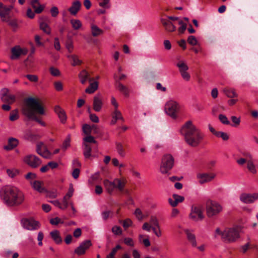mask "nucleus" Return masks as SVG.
Returning a JSON list of instances; mask_svg holds the SVG:
<instances>
[{"label": "nucleus", "instance_id": "1", "mask_svg": "<svg viewBox=\"0 0 258 258\" xmlns=\"http://www.w3.org/2000/svg\"><path fill=\"white\" fill-rule=\"evenodd\" d=\"M22 112L29 119L35 120L43 126H46V123L36 115L37 113L41 115L45 114L43 106L37 99L32 97L25 98L22 108Z\"/></svg>", "mask_w": 258, "mask_h": 258}, {"label": "nucleus", "instance_id": "2", "mask_svg": "<svg viewBox=\"0 0 258 258\" xmlns=\"http://www.w3.org/2000/svg\"><path fill=\"white\" fill-rule=\"evenodd\" d=\"M181 133L184 136L186 143L192 147L198 146L204 137L201 131L190 120L186 121L182 126Z\"/></svg>", "mask_w": 258, "mask_h": 258}, {"label": "nucleus", "instance_id": "3", "mask_svg": "<svg viewBox=\"0 0 258 258\" xmlns=\"http://www.w3.org/2000/svg\"><path fill=\"white\" fill-rule=\"evenodd\" d=\"M1 196L4 203L10 207L21 205L25 199L24 195L20 190L11 185L6 186L1 189Z\"/></svg>", "mask_w": 258, "mask_h": 258}, {"label": "nucleus", "instance_id": "4", "mask_svg": "<svg viewBox=\"0 0 258 258\" xmlns=\"http://www.w3.org/2000/svg\"><path fill=\"white\" fill-rule=\"evenodd\" d=\"M125 181L124 179L115 178L112 181L108 179H105L103 181V184L106 191L110 195H111L114 189L117 188L119 191H122L125 185Z\"/></svg>", "mask_w": 258, "mask_h": 258}, {"label": "nucleus", "instance_id": "5", "mask_svg": "<svg viewBox=\"0 0 258 258\" xmlns=\"http://www.w3.org/2000/svg\"><path fill=\"white\" fill-rule=\"evenodd\" d=\"M174 159L170 154L164 155L161 159L160 171L162 174H167L173 167Z\"/></svg>", "mask_w": 258, "mask_h": 258}, {"label": "nucleus", "instance_id": "6", "mask_svg": "<svg viewBox=\"0 0 258 258\" xmlns=\"http://www.w3.org/2000/svg\"><path fill=\"white\" fill-rule=\"evenodd\" d=\"M239 237V231L235 228H226L222 232V239L227 242L235 241Z\"/></svg>", "mask_w": 258, "mask_h": 258}, {"label": "nucleus", "instance_id": "7", "mask_svg": "<svg viewBox=\"0 0 258 258\" xmlns=\"http://www.w3.org/2000/svg\"><path fill=\"white\" fill-rule=\"evenodd\" d=\"M206 210L207 216L209 217H212L221 212L222 207L217 202L208 200L206 203Z\"/></svg>", "mask_w": 258, "mask_h": 258}, {"label": "nucleus", "instance_id": "8", "mask_svg": "<svg viewBox=\"0 0 258 258\" xmlns=\"http://www.w3.org/2000/svg\"><path fill=\"white\" fill-rule=\"evenodd\" d=\"M179 109V104L173 100L168 101L165 106L166 113L173 118L177 117V112Z\"/></svg>", "mask_w": 258, "mask_h": 258}, {"label": "nucleus", "instance_id": "9", "mask_svg": "<svg viewBox=\"0 0 258 258\" xmlns=\"http://www.w3.org/2000/svg\"><path fill=\"white\" fill-rule=\"evenodd\" d=\"M11 55L10 58L12 60L18 59L21 55H26L28 50L26 48H21L19 45H16L11 49Z\"/></svg>", "mask_w": 258, "mask_h": 258}, {"label": "nucleus", "instance_id": "10", "mask_svg": "<svg viewBox=\"0 0 258 258\" xmlns=\"http://www.w3.org/2000/svg\"><path fill=\"white\" fill-rule=\"evenodd\" d=\"M24 161L32 168H36L41 163L40 159L34 155L26 156L24 159Z\"/></svg>", "mask_w": 258, "mask_h": 258}, {"label": "nucleus", "instance_id": "11", "mask_svg": "<svg viewBox=\"0 0 258 258\" xmlns=\"http://www.w3.org/2000/svg\"><path fill=\"white\" fill-rule=\"evenodd\" d=\"M23 227L29 230L38 229L40 227L39 223L32 219H26L22 221Z\"/></svg>", "mask_w": 258, "mask_h": 258}, {"label": "nucleus", "instance_id": "12", "mask_svg": "<svg viewBox=\"0 0 258 258\" xmlns=\"http://www.w3.org/2000/svg\"><path fill=\"white\" fill-rule=\"evenodd\" d=\"M216 174L214 173H198L197 178L201 184L211 181L215 177Z\"/></svg>", "mask_w": 258, "mask_h": 258}, {"label": "nucleus", "instance_id": "13", "mask_svg": "<svg viewBox=\"0 0 258 258\" xmlns=\"http://www.w3.org/2000/svg\"><path fill=\"white\" fill-rule=\"evenodd\" d=\"M92 245L91 240H86L80 243V245L77 247L75 250V252L78 255L84 254L86 251Z\"/></svg>", "mask_w": 258, "mask_h": 258}, {"label": "nucleus", "instance_id": "14", "mask_svg": "<svg viewBox=\"0 0 258 258\" xmlns=\"http://www.w3.org/2000/svg\"><path fill=\"white\" fill-rule=\"evenodd\" d=\"M258 199V193L252 194H242L240 196V200L245 204H250Z\"/></svg>", "mask_w": 258, "mask_h": 258}, {"label": "nucleus", "instance_id": "15", "mask_svg": "<svg viewBox=\"0 0 258 258\" xmlns=\"http://www.w3.org/2000/svg\"><path fill=\"white\" fill-rule=\"evenodd\" d=\"M13 6L10 5L9 7L4 6L0 3V17L3 22L6 21L8 18L7 16L9 15L10 12L13 9Z\"/></svg>", "mask_w": 258, "mask_h": 258}, {"label": "nucleus", "instance_id": "16", "mask_svg": "<svg viewBox=\"0 0 258 258\" xmlns=\"http://www.w3.org/2000/svg\"><path fill=\"white\" fill-rule=\"evenodd\" d=\"M36 151L38 154L45 158H49L51 156L50 152L42 142H40L37 145Z\"/></svg>", "mask_w": 258, "mask_h": 258}, {"label": "nucleus", "instance_id": "17", "mask_svg": "<svg viewBox=\"0 0 258 258\" xmlns=\"http://www.w3.org/2000/svg\"><path fill=\"white\" fill-rule=\"evenodd\" d=\"M190 217L195 221L202 220L204 218V216L201 208L199 207H192Z\"/></svg>", "mask_w": 258, "mask_h": 258}, {"label": "nucleus", "instance_id": "18", "mask_svg": "<svg viewBox=\"0 0 258 258\" xmlns=\"http://www.w3.org/2000/svg\"><path fill=\"white\" fill-rule=\"evenodd\" d=\"M161 22L166 31L169 32H172L176 30L175 23H173L171 21H169V20H167V19H161Z\"/></svg>", "mask_w": 258, "mask_h": 258}, {"label": "nucleus", "instance_id": "19", "mask_svg": "<svg viewBox=\"0 0 258 258\" xmlns=\"http://www.w3.org/2000/svg\"><path fill=\"white\" fill-rule=\"evenodd\" d=\"M81 7V2L78 0H76L72 3V6L69 8L68 11L71 15L76 16L80 11Z\"/></svg>", "mask_w": 258, "mask_h": 258}, {"label": "nucleus", "instance_id": "20", "mask_svg": "<svg viewBox=\"0 0 258 258\" xmlns=\"http://www.w3.org/2000/svg\"><path fill=\"white\" fill-rule=\"evenodd\" d=\"M54 111L58 115L60 122L62 123H65L67 120V115L64 110L59 106H56L54 107Z\"/></svg>", "mask_w": 258, "mask_h": 258}, {"label": "nucleus", "instance_id": "21", "mask_svg": "<svg viewBox=\"0 0 258 258\" xmlns=\"http://www.w3.org/2000/svg\"><path fill=\"white\" fill-rule=\"evenodd\" d=\"M114 79L115 81V87L121 92H122L125 96H127L129 95V91L127 88L121 84L118 80L115 75H114Z\"/></svg>", "mask_w": 258, "mask_h": 258}, {"label": "nucleus", "instance_id": "22", "mask_svg": "<svg viewBox=\"0 0 258 258\" xmlns=\"http://www.w3.org/2000/svg\"><path fill=\"white\" fill-rule=\"evenodd\" d=\"M93 106L95 111L99 112L101 110L102 106V101L99 95L94 97Z\"/></svg>", "mask_w": 258, "mask_h": 258}, {"label": "nucleus", "instance_id": "23", "mask_svg": "<svg viewBox=\"0 0 258 258\" xmlns=\"http://www.w3.org/2000/svg\"><path fill=\"white\" fill-rule=\"evenodd\" d=\"M31 5L36 14H40L45 8V6L41 5L38 0H31Z\"/></svg>", "mask_w": 258, "mask_h": 258}, {"label": "nucleus", "instance_id": "24", "mask_svg": "<svg viewBox=\"0 0 258 258\" xmlns=\"http://www.w3.org/2000/svg\"><path fill=\"white\" fill-rule=\"evenodd\" d=\"M33 188L40 193H44L47 191L43 186V183L38 180H35L31 183Z\"/></svg>", "mask_w": 258, "mask_h": 258}, {"label": "nucleus", "instance_id": "25", "mask_svg": "<svg viewBox=\"0 0 258 258\" xmlns=\"http://www.w3.org/2000/svg\"><path fill=\"white\" fill-rule=\"evenodd\" d=\"M172 197L174 200L169 199V202L173 207H176L178 203L182 202L184 200V198L183 196L178 195L174 194Z\"/></svg>", "mask_w": 258, "mask_h": 258}, {"label": "nucleus", "instance_id": "26", "mask_svg": "<svg viewBox=\"0 0 258 258\" xmlns=\"http://www.w3.org/2000/svg\"><path fill=\"white\" fill-rule=\"evenodd\" d=\"M184 232L186 234L188 240L191 243L192 246L197 247V244L195 234L188 229L185 230Z\"/></svg>", "mask_w": 258, "mask_h": 258}, {"label": "nucleus", "instance_id": "27", "mask_svg": "<svg viewBox=\"0 0 258 258\" xmlns=\"http://www.w3.org/2000/svg\"><path fill=\"white\" fill-rule=\"evenodd\" d=\"M50 235L56 244L61 243L62 239L60 236L59 232L58 230H55L50 232Z\"/></svg>", "mask_w": 258, "mask_h": 258}, {"label": "nucleus", "instance_id": "28", "mask_svg": "<svg viewBox=\"0 0 258 258\" xmlns=\"http://www.w3.org/2000/svg\"><path fill=\"white\" fill-rule=\"evenodd\" d=\"M18 144V141L15 138H10L9 140V144L8 146L5 147V149L7 150H10L15 148Z\"/></svg>", "mask_w": 258, "mask_h": 258}, {"label": "nucleus", "instance_id": "29", "mask_svg": "<svg viewBox=\"0 0 258 258\" xmlns=\"http://www.w3.org/2000/svg\"><path fill=\"white\" fill-rule=\"evenodd\" d=\"M98 88V83L95 81L93 83H91L89 87L85 89V92L88 94L93 93Z\"/></svg>", "mask_w": 258, "mask_h": 258}, {"label": "nucleus", "instance_id": "30", "mask_svg": "<svg viewBox=\"0 0 258 258\" xmlns=\"http://www.w3.org/2000/svg\"><path fill=\"white\" fill-rule=\"evenodd\" d=\"M1 100L3 102L8 103L12 104L16 100V96L14 95L9 94L6 96L1 97Z\"/></svg>", "mask_w": 258, "mask_h": 258}, {"label": "nucleus", "instance_id": "31", "mask_svg": "<svg viewBox=\"0 0 258 258\" xmlns=\"http://www.w3.org/2000/svg\"><path fill=\"white\" fill-rule=\"evenodd\" d=\"M83 155L86 159H88L91 156L92 148L86 143L84 144Z\"/></svg>", "mask_w": 258, "mask_h": 258}, {"label": "nucleus", "instance_id": "32", "mask_svg": "<svg viewBox=\"0 0 258 258\" xmlns=\"http://www.w3.org/2000/svg\"><path fill=\"white\" fill-rule=\"evenodd\" d=\"M115 145L116 151L118 155L122 158L124 157L125 156V152L123 145L120 143L117 142L115 143Z\"/></svg>", "mask_w": 258, "mask_h": 258}, {"label": "nucleus", "instance_id": "33", "mask_svg": "<svg viewBox=\"0 0 258 258\" xmlns=\"http://www.w3.org/2000/svg\"><path fill=\"white\" fill-rule=\"evenodd\" d=\"M8 23L9 26H10L13 31H16L18 27V24L17 22V20L16 19H11L9 17L6 21Z\"/></svg>", "mask_w": 258, "mask_h": 258}, {"label": "nucleus", "instance_id": "34", "mask_svg": "<svg viewBox=\"0 0 258 258\" xmlns=\"http://www.w3.org/2000/svg\"><path fill=\"white\" fill-rule=\"evenodd\" d=\"M68 57L72 60L73 66H79L82 63V60L79 59L78 56L76 55H70L68 56Z\"/></svg>", "mask_w": 258, "mask_h": 258}, {"label": "nucleus", "instance_id": "35", "mask_svg": "<svg viewBox=\"0 0 258 258\" xmlns=\"http://www.w3.org/2000/svg\"><path fill=\"white\" fill-rule=\"evenodd\" d=\"M89 77V74L86 70L82 71L79 74V78L82 84H84Z\"/></svg>", "mask_w": 258, "mask_h": 258}, {"label": "nucleus", "instance_id": "36", "mask_svg": "<svg viewBox=\"0 0 258 258\" xmlns=\"http://www.w3.org/2000/svg\"><path fill=\"white\" fill-rule=\"evenodd\" d=\"M92 35L94 37H96L103 33L102 30L100 29L96 25H93L91 26Z\"/></svg>", "mask_w": 258, "mask_h": 258}, {"label": "nucleus", "instance_id": "37", "mask_svg": "<svg viewBox=\"0 0 258 258\" xmlns=\"http://www.w3.org/2000/svg\"><path fill=\"white\" fill-rule=\"evenodd\" d=\"M176 66L178 68L180 73L187 71L188 70V66L183 60H179L177 63Z\"/></svg>", "mask_w": 258, "mask_h": 258}, {"label": "nucleus", "instance_id": "38", "mask_svg": "<svg viewBox=\"0 0 258 258\" xmlns=\"http://www.w3.org/2000/svg\"><path fill=\"white\" fill-rule=\"evenodd\" d=\"M40 28L47 34H50L51 33L50 28L48 25L45 22H40Z\"/></svg>", "mask_w": 258, "mask_h": 258}, {"label": "nucleus", "instance_id": "39", "mask_svg": "<svg viewBox=\"0 0 258 258\" xmlns=\"http://www.w3.org/2000/svg\"><path fill=\"white\" fill-rule=\"evenodd\" d=\"M70 23L74 30H78L82 27V23L79 20L72 19Z\"/></svg>", "mask_w": 258, "mask_h": 258}, {"label": "nucleus", "instance_id": "40", "mask_svg": "<svg viewBox=\"0 0 258 258\" xmlns=\"http://www.w3.org/2000/svg\"><path fill=\"white\" fill-rule=\"evenodd\" d=\"M223 91L225 94L229 98H234L237 96L234 89H225Z\"/></svg>", "mask_w": 258, "mask_h": 258}, {"label": "nucleus", "instance_id": "41", "mask_svg": "<svg viewBox=\"0 0 258 258\" xmlns=\"http://www.w3.org/2000/svg\"><path fill=\"white\" fill-rule=\"evenodd\" d=\"M247 168L249 171L253 174L256 173L255 167L251 160H248L247 162Z\"/></svg>", "mask_w": 258, "mask_h": 258}, {"label": "nucleus", "instance_id": "42", "mask_svg": "<svg viewBox=\"0 0 258 258\" xmlns=\"http://www.w3.org/2000/svg\"><path fill=\"white\" fill-rule=\"evenodd\" d=\"M19 117L18 109L12 110L10 114L9 119L11 121H14L17 120Z\"/></svg>", "mask_w": 258, "mask_h": 258}, {"label": "nucleus", "instance_id": "43", "mask_svg": "<svg viewBox=\"0 0 258 258\" xmlns=\"http://www.w3.org/2000/svg\"><path fill=\"white\" fill-rule=\"evenodd\" d=\"M112 118H115L117 120L119 119L123 120V118L120 111L116 108L114 109V110L112 114Z\"/></svg>", "mask_w": 258, "mask_h": 258}, {"label": "nucleus", "instance_id": "44", "mask_svg": "<svg viewBox=\"0 0 258 258\" xmlns=\"http://www.w3.org/2000/svg\"><path fill=\"white\" fill-rule=\"evenodd\" d=\"M101 179L100 173L99 172H97L93 174L90 178L89 179V182L94 183L97 181H99Z\"/></svg>", "mask_w": 258, "mask_h": 258}, {"label": "nucleus", "instance_id": "45", "mask_svg": "<svg viewBox=\"0 0 258 258\" xmlns=\"http://www.w3.org/2000/svg\"><path fill=\"white\" fill-rule=\"evenodd\" d=\"M149 222L152 226H156L157 228H159V227H160L159 221L157 217L155 216H151Z\"/></svg>", "mask_w": 258, "mask_h": 258}, {"label": "nucleus", "instance_id": "46", "mask_svg": "<svg viewBox=\"0 0 258 258\" xmlns=\"http://www.w3.org/2000/svg\"><path fill=\"white\" fill-rule=\"evenodd\" d=\"M178 24L180 25L178 28V32L180 34H183L186 29L187 25L182 20H179Z\"/></svg>", "mask_w": 258, "mask_h": 258}, {"label": "nucleus", "instance_id": "47", "mask_svg": "<svg viewBox=\"0 0 258 258\" xmlns=\"http://www.w3.org/2000/svg\"><path fill=\"white\" fill-rule=\"evenodd\" d=\"M216 134L217 137L221 138L224 141H227L229 138V135L225 132H218Z\"/></svg>", "mask_w": 258, "mask_h": 258}, {"label": "nucleus", "instance_id": "48", "mask_svg": "<svg viewBox=\"0 0 258 258\" xmlns=\"http://www.w3.org/2000/svg\"><path fill=\"white\" fill-rule=\"evenodd\" d=\"M7 173L10 177L13 178L19 174V171L15 169H7Z\"/></svg>", "mask_w": 258, "mask_h": 258}, {"label": "nucleus", "instance_id": "49", "mask_svg": "<svg viewBox=\"0 0 258 258\" xmlns=\"http://www.w3.org/2000/svg\"><path fill=\"white\" fill-rule=\"evenodd\" d=\"M112 232L116 235H119L122 234V229L121 228L118 226H114L112 227L111 229Z\"/></svg>", "mask_w": 258, "mask_h": 258}, {"label": "nucleus", "instance_id": "50", "mask_svg": "<svg viewBox=\"0 0 258 258\" xmlns=\"http://www.w3.org/2000/svg\"><path fill=\"white\" fill-rule=\"evenodd\" d=\"M50 12L51 16L52 17L55 18L58 16V15L59 14L58 9L56 6H53L50 9Z\"/></svg>", "mask_w": 258, "mask_h": 258}, {"label": "nucleus", "instance_id": "51", "mask_svg": "<svg viewBox=\"0 0 258 258\" xmlns=\"http://www.w3.org/2000/svg\"><path fill=\"white\" fill-rule=\"evenodd\" d=\"M83 131L86 135L90 134L92 132V126L87 124H85L83 126Z\"/></svg>", "mask_w": 258, "mask_h": 258}, {"label": "nucleus", "instance_id": "52", "mask_svg": "<svg viewBox=\"0 0 258 258\" xmlns=\"http://www.w3.org/2000/svg\"><path fill=\"white\" fill-rule=\"evenodd\" d=\"M219 119L220 121L221 122V123H222L224 124L228 125L230 124L229 121L228 120L227 117L225 115L220 114L219 115Z\"/></svg>", "mask_w": 258, "mask_h": 258}, {"label": "nucleus", "instance_id": "53", "mask_svg": "<svg viewBox=\"0 0 258 258\" xmlns=\"http://www.w3.org/2000/svg\"><path fill=\"white\" fill-rule=\"evenodd\" d=\"M143 237V235H140L139 236V238L140 241L142 242L146 247L149 246L150 245V244H151V243H150V241L149 240V238H145V239H142Z\"/></svg>", "mask_w": 258, "mask_h": 258}, {"label": "nucleus", "instance_id": "54", "mask_svg": "<svg viewBox=\"0 0 258 258\" xmlns=\"http://www.w3.org/2000/svg\"><path fill=\"white\" fill-rule=\"evenodd\" d=\"M188 43L191 45H196L198 43V41L196 38L192 35L189 36L187 38Z\"/></svg>", "mask_w": 258, "mask_h": 258}, {"label": "nucleus", "instance_id": "55", "mask_svg": "<svg viewBox=\"0 0 258 258\" xmlns=\"http://www.w3.org/2000/svg\"><path fill=\"white\" fill-rule=\"evenodd\" d=\"M49 71L51 75L53 76L57 77L60 75L59 70L54 67H50Z\"/></svg>", "mask_w": 258, "mask_h": 258}, {"label": "nucleus", "instance_id": "56", "mask_svg": "<svg viewBox=\"0 0 258 258\" xmlns=\"http://www.w3.org/2000/svg\"><path fill=\"white\" fill-rule=\"evenodd\" d=\"M231 120L234 124L232 125L233 126H237L239 125L240 122V118L237 117L235 116H232L231 117Z\"/></svg>", "mask_w": 258, "mask_h": 258}, {"label": "nucleus", "instance_id": "57", "mask_svg": "<svg viewBox=\"0 0 258 258\" xmlns=\"http://www.w3.org/2000/svg\"><path fill=\"white\" fill-rule=\"evenodd\" d=\"M152 230H153V232L155 234L156 236L158 237H160L162 236V232L160 229V227H159V228H157V227L152 226Z\"/></svg>", "mask_w": 258, "mask_h": 258}, {"label": "nucleus", "instance_id": "58", "mask_svg": "<svg viewBox=\"0 0 258 258\" xmlns=\"http://www.w3.org/2000/svg\"><path fill=\"white\" fill-rule=\"evenodd\" d=\"M74 191L73 185L72 184H70L69 190L67 194L64 196V197H67V198L70 199L73 195Z\"/></svg>", "mask_w": 258, "mask_h": 258}, {"label": "nucleus", "instance_id": "59", "mask_svg": "<svg viewBox=\"0 0 258 258\" xmlns=\"http://www.w3.org/2000/svg\"><path fill=\"white\" fill-rule=\"evenodd\" d=\"M122 222V226L125 229L131 226L132 224V221L130 219H126L124 220H123Z\"/></svg>", "mask_w": 258, "mask_h": 258}, {"label": "nucleus", "instance_id": "60", "mask_svg": "<svg viewBox=\"0 0 258 258\" xmlns=\"http://www.w3.org/2000/svg\"><path fill=\"white\" fill-rule=\"evenodd\" d=\"M26 77L32 82H37L38 81V77L35 75H27Z\"/></svg>", "mask_w": 258, "mask_h": 258}, {"label": "nucleus", "instance_id": "61", "mask_svg": "<svg viewBox=\"0 0 258 258\" xmlns=\"http://www.w3.org/2000/svg\"><path fill=\"white\" fill-rule=\"evenodd\" d=\"M66 47L70 53H71L73 52V49H74V46H73V42L71 40H69V41H67L66 44Z\"/></svg>", "mask_w": 258, "mask_h": 258}, {"label": "nucleus", "instance_id": "62", "mask_svg": "<svg viewBox=\"0 0 258 258\" xmlns=\"http://www.w3.org/2000/svg\"><path fill=\"white\" fill-rule=\"evenodd\" d=\"M50 223L52 225H56L59 223H63V222L61 221V219L59 218L55 217V218L51 219L50 220Z\"/></svg>", "mask_w": 258, "mask_h": 258}, {"label": "nucleus", "instance_id": "63", "mask_svg": "<svg viewBox=\"0 0 258 258\" xmlns=\"http://www.w3.org/2000/svg\"><path fill=\"white\" fill-rule=\"evenodd\" d=\"M124 242L126 245L130 246H134L135 245L133 239L130 237H126L124 238Z\"/></svg>", "mask_w": 258, "mask_h": 258}, {"label": "nucleus", "instance_id": "64", "mask_svg": "<svg viewBox=\"0 0 258 258\" xmlns=\"http://www.w3.org/2000/svg\"><path fill=\"white\" fill-rule=\"evenodd\" d=\"M180 73L181 74L182 78L185 81H188L190 80V76L189 74L187 72V71L181 72Z\"/></svg>", "mask_w": 258, "mask_h": 258}]
</instances>
